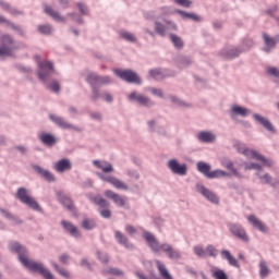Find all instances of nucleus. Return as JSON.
Returning <instances> with one entry per match:
<instances>
[{"mask_svg":"<svg viewBox=\"0 0 279 279\" xmlns=\"http://www.w3.org/2000/svg\"><path fill=\"white\" fill-rule=\"evenodd\" d=\"M9 250L10 252L19 255L20 263L26 267V269H29V271H33L34 274H40V276H43L45 279H56L53 274H51L49 269L45 268V264L27 258L29 251L23 244H20L16 241H11L9 243Z\"/></svg>","mask_w":279,"mask_h":279,"instance_id":"1","label":"nucleus"},{"mask_svg":"<svg viewBox=\"0 0 279 279\" xmlns=\"http://www.w3.org/2000/svg\"><path fill=\"white\" fill-rule=\"evenodd\" d=\"M143 239L146 241L148 247L155 254H160V252H163V254H167L170 260H180V258H182V253H180L179 250L173 248V246L169 243L160 244L154 233L149 231H144Z\"/></svg>","mask_w":279,"mask_h":279,"instance_id":"2","label":"nucleus"},{"mask_svg":"<svg viewBox=\"0 0 279 279\" xmlns=\"http://www.w3.org/2000/svg\"><path fill=\"white\" fill-rule=\"evenodd\" d=\"M53 73H56V68H53V62L40 61L38 63V71H37L38 80H40V82H43L47 86V88H49L52 93H58L60 90V83H58V81H52L49 84V80L53 77Z\"/></svg>","mask_w":279,"mask_h":279,"instance_id":"3","label":"nucleus"},{"mask_svg":"<svg viewBox=\"0 0 279 279\" xmlns=\"http://www.w3.org/2000/svg\"><path fill=\"white\" fill-rule=\"evenodd\" d=\"M86 82L89 84L92 88V101H97V99L101 97V94L99 93V86L112 84V77L108 75L101 76L95 72H90L86 76Z\"/></svg>","mask_w":279,"mask_h":279,"instance_id":"4","label":"nucleus"},{"mask_svg":"<svg viewBox=\"0 0 279 279\" xmlns=\"http://www.w3.org/2000/svg\"><path fill=\"white\" fill-rule=\"evenodd\" d=\"M15 197L19 199V202H21V204L28 206V208L32 210H36V213H43V207H40V204H38L36 198L29 195V190L26 187H19Z\"/></svg>","mask_w":279,"mask_h":279,"instance_id":"5","label":"nucleus"},{"mask_svg":"<svg viewBox=\"0 0 279 279\" xmlns=\"http://www.w3.org/2000/svg\"><path fill=\"white\" fill-rule=\"evenodd\" d=\"M227 228L235 239L242 241V243H250V235H247V231H245V227L239 222H229Z\"/></svg>","mask_w":279,"mask_h":279,"instance_id":"6","label":"nucleus"},{"mask_svg":"<svg viewBox=\"0 0 279 279\" xmlns=\"http://www.w3.org/2000/svg\"><path fill=\"white\" fill-rule=\"evenodd\" d=\"M19 46H16V41H14V37L11 35H4L1 38V46H0V58L5 56H12V51H16Z\"/></svg>","mask_w":279,"mask_h":279,"instance_id":"7","label":"nucleus"},{"mask_svg":"<svg viewBox=\"0 0 279 279\" xmlns=\"http://www.w3.org/2000/svg\"><path fill=\"white\" fill-rule=\"evenodd\" d=\"M90 202L95 204V206H98L100 209H98V213L102 219H110L112 217V211L110 210V202L106 201L101 196H93L90 198Z\"/></svg>","mask_w":279,"mask_h":279,"instance_id":"8","label":"nucleus"},{"mask_svg":"<svg viewBox=\"0 0 279 279\" xmlns=\"http://www.w3.org/2000/svg\"><path fill=\"white\" fill-rule=\"evenodd\" d=\"M162 22L166 23L167 26L160 23V21L158 20L154 23L155 32L156 34H158V36H161V38H165V36H167V31L178 32V25L175 24V22L167 19H162Z\"/></svg>","mask_w":279,"mask_h":279,"instance_id":"9","label":"nucleus"},{"mask_svg":"<svg viewBox=\"0 0 279 279\" xmlns=\"http://www.w3.org/2000/svg\"><path fill=\"white\" fill-rule=\"evenodd\" d=\"M114 73L118 77L123 80V82H128V84H136L137 86L143 84L141 76L132 70H116Z\"/></svg>","mask_w":279,"mask_h":279,"instance_id":"10","label":"nucleus"},{"mask_svg":"<svg viewBox=\"0 0 279 279\" xmlns=\"http://www.w3.org/2000/svg\"><path fill=\"white\" fill-rule=\"evenodd\" d=\"M167 167L174 175L184 177L189 173V166L186 163H180L175 158L168 160Z\"/></svg>","mask_w":279,"mask_h":279,"instance_id":"11","label":"nucleus"},{"mask_svg":"<svg viewBox=\"0 0 279 279\" xmlns=\"http://www.w3.org/2000/svg\"><path fill=\"white\" fill-rule=\"evenodd\" d=\"M97 178H99V180H102V182H108L109 184H112V186H114V189H118L120 191H129L130 186H128V184H125V182L119 180L118 178H114L112 175H105L101 172H96Z\"/></svg>","mask_w":279,"mask_h":279,"instance_id":"12","label":"nucleus"},{"mask_svg":"<svg viewBox=\"0 0 279 279\" xmlns=\"http://www.w3.org/2000/svg\"><path fill=\"white\" fill-rule=\"evenodd\" d=\"M129 101H135V104H138L140 106H143L144 108H153V106H156V102L151 100L149 97L138 94L137 92H132L128 96Z\"/></svg>","mask_w":279,"mask_h":279,"instance_id":"13","label":"nucleus"},{"mask_svg":"<svg viewBox=\"0 0 279 279\" xmlns=\"http://www.w3.org/2000/svg\"><path fill=\"white\" fill-rule=\"evenodd\" d=\"M49 119L52 121V123H54V125L61 128V130H74L75 132H82V128L69 123L66 120H64V118L60 116L50 113Z\"/></svg>","mask_w":279,"mask_h":279,"instance_id":"14","label":"nucleus"},{"mask_svg":"<svg viewBox=\"0 0 279 279\" xmlns=\"http://www.w3.org/2000/svg\"><path fill=\"white\" fill-rule=\"evenodd\" d=\"M242 154L247 158H255L264 165V167H274V160L267 159L265 156L258 154L256 150H252L250 148H245Z\"/></svg>","mask_w":279,"mask_h":279,"instance_id":"15","label":"nucleus"},{"mask_svg":"<svg viewBox=\"0 0 279 279\" xmlns=\"http://www.w3.org/2000/svg\"><path fill=\"white\" fill-rule=\"evenodd\" d=\"M105 197H108V199H112L113 204L116 206H119V208H124V206H128V201L125 197L121 196L118 193H114L112 190H106L104 193Z\"/></svg>","mask_w":279,"mask_h":279,"instance_id":"16","label":"nucleus"},{"mask_svg":"<svg viewBox=\"0 0 279 279\" xmlns=\"http://www.w3.org/2000/svg\"><path fill=\"white\" fill-rule=\"evenodd\" d=\"M196 191L203 195L210 204H219V196L215 194L213 191L208 190L206 186L202 184L196 185Z\"/></svg>","mask_w":279,"mask_h":279,"instance_id":"17","label":"nucleus"},{"mask_svg":"<svg viewBox=\"0 0 279 279\" xmlns=\"http://www.w3.org/2000/svg\"><path fill=\"white\" fill-rule=\"evenodd\" d=\"M250 109L241 107L239 105H232L229 111V114L233 121H236L238 117H242L243 119H245V117H250Z\"/></svg>","mask_w":279,"mask_h":279,"instance_id":"18","label":"nucleus"},{"mask_svg":"<svg viewBox=\"0 0 279 279\" xmlns=\"http://www.w3.org/2000/svg\"><path fill=\"white\" fill-rule=\"evenodd\" d=\"M243 53V50L239 47L225 48L220 51L219 56L223 60H234V58H239Z\"/></svg>","mask_w":279,"mask_h":279,"instance_id":"19","label":"nucleus"},{"mask_svg":"<svg viewBox=\"0 0 279 279\" xmlns=\"http://www.w3.org/2000/svg\"><path fill=\"white\" fill-rule=\"evenodd\" d=\"M253 119L256 121V123H259V125H262L264 129L267 130V132H270L271 134H276V126H274V123H271V121H269V119L258 114V113H254L253 114Z\"/></svg>","mask_w":279,"mask_h":279,"instance_id":"20","label":"nucleus"},{"mask_svg":"<svg viewBox=\"0 0 279 279\" xmlns=\"http://www.w3.org/2000/svg\"><path fill=\"white\" fill-rule=\"evenodd\" d=\"M247 221L253 226V228H255L259 232H263V234H267L269 232V228L267 227V225H265V222H263L256 216L250 215L247 217Z\"/></svg>","mask_w":279,"mask_h":279,"instance_id":"21","label":"nucleus"},{"mask_svg":"<svg viewBox=\"0 0 279 279\" xmlns=\"http://www.w3.org/2000/svg\"><path fill=\"white\" fill-rule=\"evenodd\" d=\"M44 12L50 16V19H53V21L57 23H66V17L62 16L60 12L54 11L53 8H51L49 4L44 5Z\"/></svg>","mask_w":279,"mask_h":279,"instance_id":"22","label":"nucleus"},{"mask_svg":"<svg viewBox=\"0 0 279 279\" xmlns=\"http://www.w3.org/2000/svg\"><path fill=\"white\" fill-rule=\"evenodd\" d=\"M61 226L65 232H69L71 236H74V239H82V233L80 232V229L75 227L72 222H69L66 220L61 221Z\"/></svg>","mask_w":279,"mask_h":279,"instance_id":"23","label":"nucleus"},{"mask_svg":"<svg viewBox=\"0 0 279 279\" xmlns=\"http://www.w3.org/2000/svg\"><path fill=\"white\" fill-rule=\"evenodd\" d=\"M114 239L119 245H123L126 250H134V245L130 242V239H128V236H125L121 231H114Z\"/></svg>","mask_w":279,"mask_h":279,"instance_id":"24","label":"nucleus"},{"mask_svg":"<svg viewBox=\"0 0 279 279\" xmlns=\"http://www.w3.org/2000/svg\"><path fill=\"white\" fill-rule=\"evenodd\" d=\"M39 141L43 145H46V147H54V145H58V137L51 133H41L39 135Z\"/></svg>","mask_w":279,"mask_h":279,"instance_id":"25","label":"nucleus"},{"mask_svg":"<svg viewBox=\"0 0 279 279\" xmlns=\"http://www.w3.org/2000/svg\"><path fill=\"white\" fill-rule=\"evenodd\" d=\"M33 171H36L38 175H41L47 182H56V175L51 173L49 170L43 169V167L38 165H32Z\"/></svg>","mask_w":279,"mask_h":279,"instance_id":"26","label":"nucleus"},{"mask_svg":"<svg viewBox=\"0 0 279 279\" xmlns=\"http://www.w3.org/2000/svg\"><path fill=\"white\" fill-rule=\"evenodd\" d=\"M264 43L266 48H264V51L266 53H269L270 49H276V45L279 43V35H276L275 37H269L267 33L263 34Z\"/></svg>","mask_w":279,"mask_h":279,"instance_id":"27","label":"nucleus"},{"mask_svg":"<svg viewBox=\"0 0 279 279\" xmlns=\"http://www.w3.org/2000/svg\"><path fill=\"white\" fill-rule=\"evenodd\" d=\"M221 258L223 260H227L230 265V267H235L236 269H241V264H239V259L232 256V253L228 250H222L220 252Z\"/></svg>","mask_w":279,"mask_h":279,"instance_id":"28","label":"nucleus"},{"mask_svg":"<svg viewBox=\"0 0 279 279\" xmlns=\"http://www.w3.org/2000/svg\"><path fill=\"white\" fill-rule=\"evenodd\" d=\"M73 166L71 165V160L63 158L56 162L54 165V171H58L59 173H64V171H71Z\"/></svg>","mask_w":279,"mask_h":279,"instance_id":"29","label":"nucleus"},{"mask_svg":"<svg viewBox=\"0 0 279 279\" xmlns=\"http://www.w3.org/2000/svg\"><path fill=\"white\" fill-rule=\"evenodd\" d=\"M178 69H187V66H191L193 64V59L189 56L179 54L174 60Z\"/></svg>","mask_w":279,"mask_h":279,"instance_id":"30","label":"nucleus"},{"mask_svg":"<svg viewBox=\"0 0 279 279\" xmlns=\"http://www.w3.org/2000/svg\"><path fill=\"white\" fill-rule=\"evenodd\" d=\"M93 165L97 169H101L102 173H112V171H114V167L108 161L94 160Z\"/></svg>","mask_w":279,"mask_h":279,"instance_id":"31","label":"nucleus"},{"mask_svg":"<svg viewBox=\"0 0 279 279\" xmlns=\"http://www.w3.org/2000/svg\"><path fill=\"white\" fill-rule=\"evenodd\" d=\"M197 138L201 143H215V141H217V135L210 131H202L197 135Z\"/></svg>","mask_w":279,"mask_h":279,"instance_id":"32","label":"nucleus"},{"mask_svg":"<svg viewBox=\"0 0 279 279\" xmlns=\"http://www.w3.org/2000/svg\"><path fill=\"white\" fill-rule=\"evenodd\" d=\"M59 202L70 213H74L75 211V205L73 204V201L71 199V197H69L66 195H60L59 196Z\"/></svg>","mask_w":279,"mask_h":279,"instance_id":"33","label":"nucleus"},{"mask_svg":"<svg viewBox=\"0 0 279 279\" xmlns=\"http://www.w3.org/2000/svg\"><path fill=\"white\" fill-rule=\"evenodd\" d=\"M175 14H180L182 19H190L191 21H194V23H202V16L195 13H189L183 10H175Z\"/></svg>","mask_w":279,"mask_h":279,"instance_id":"34","label":"nucleus"},{"mask_svg":"<svg viewBox=\"0 0 279 279\" xmlns=\"http://www.w3.org/2000/svg\"><path fill=\"white\" fill-rule=\"evenodd\" d=\"M221 165L222 167H225V169H228V171H231L233 175H236V178H241V174L239 173L236 168H234V162H232L230 159L223 158L221 160Z\"/></svg>","mask_w":279,"mask_h":279,"instance_id":"35","label":"nucleus"},{"mask_svg":"<svg viewBox=\"0 0 279 279\" xmlns=\"http://www.w3.org/2000/svg\"><path fill=\"white\" fill-rule=\"evenodd\" d=\"M156 266H157V269H158L161 278H163V279H173L171 274H169V270L167 269V266H165V264L162 262L156 260Z\"/></svg>","mask_w":279,"mask_h":279,"instance_id":"36","label":"nucleus"},{"mask_svg":"<svg viewBox=\"0 0 279 279\" xmlns=\"http://www.w3.org/2000/svg\"><path fill=\"white\" fill-rule=\"evenodd\" d=\"M169 39L172 43L173 47L177 48L178 50L184 49V40L182 39V37L171 33L169 35Z\"/></svg>","mask_w":279,"mask_h":279,"instance_id":"37","label":"nucleus"},{"mask_svg":"<svg viewBox=\"0 0 279 279\" xmlns=\"http://www.w3.org/2000/svg\"><path fill=\"white\" fill-rule=\"evenodd\" d=\"M169 99L171 104H174V106H178V108H191V104L182 100L180 97L175 95H170Z\"/></svg>","mask_w":279,"mask_h":279,"instance_id":"38","label":"nucleus"},{"mask_svg":"<svg viewBox=\"0 0 279 279\" xmlns=\"http://www.w3.org/2000/svg\"><path fill=\"white\" fill-rule=\"evenodd\" d=\"M37 32L43 36H51L53 34V26L51 24H40L37 26Z\"/></svg>","mask_w":279,"mask_h":279,"instance_id":"39","label":"nucleus"},{"mask_svg":"<svg viewBox=\"0 0 279 279\" xmlns=\"http://www.w3.org/2000/svg\"><path fill=\"white\" fill-rule=\"evenodd\" d=\"M196 169L199 171V173H203L205 178H208V174L210 173V165L204 162V161H198L196 163Z\"/></svg>","mask_w":279,"mask_h":279,"instance_id":"40","label":"nucleus"},{"mask_svg":"<svg viewBox=\"0 0 279 279\" xmlns=\"http://www.w3.org/2000/svg\"><path fill=\"white\" fill-rule=\"evenodd\" d=\"M81 227L83 228V230H95V228H97V222L95 221V219L85 218L82 221Z\"/></svg>","mask_w":279,"mask_h":279,"instance_id":"41","label":"nucleus"},{"mask_svg":"<svg viewBox=\"0 0 279 279\" xmlns=\"http://www.w3.org/2000/svg\"><path fill=\"white\" fill-rule=\"evenodd\" d=\"M228 175H230V174L223 170H214V171L209 170V174H207V179L215 180L217 178H226Z\"/></svg>","mask_w":279,"mask_h":279,"instance_id":"42","label":"nucleus"},{"mask_svg":"<svg viewBox=\"0 0 279 279\" xmlns=\"http://www.w3.org/2000/svg\"><path fill=\"white\" fill-rule=\"evenodd\" d=\"M258 178L262 182V184H269L272 187H276V182H274V178H271V175L269 173H265V174H258Z\"/></svg>","mask_w":279,"mask_h":279,"instance_id":"43","label":"nucleus"},{"mask_svg":"<svg viewBox=\"0 0 279 279\" xmlns=\"http://www.w3.org/2000/svg\"><path fill=\"white\" fill-rule=\"evenodd\" d=\"M102 276H124L123 270L114 267H110L109 269L101 270Z\"/></svg>","mask_w":279,"mask_h":279,"instance_id":"44","label":"nucleus"},{"mask_svg":"<svg viewBox=\"0 0 279 279\" xmlns=\"http://www.w3.org/2000/svg\"><path fill=\"white\" fill-rule=\"evenodd\" d=\"M259 276L260 278H267V276H269V267L264 259L259 262Z\"/></svg>","mask_w":279,"mask_h":279,"instance_id":"45","label":"nucleus"},{"mask_svg":"<svg viewBox=\"0 0 279 279\" xmlns=\"http://www.w3.org/2000/svg\"><path fill=\"white\" fill-rule=\"evenodd\" d=\"M120 38H122V40H126L128 43H136V36L130 32H120Z\"/></svg>","mask_w":279,"mask_h":279,"instance_id":"46","label":"nucleus"},{"mask_svg":"<svg viewBox=\"0 0 279 279\" xmlns=\"http://www.w3.org/2000/svg\"><path fill=\"white\" fill-rule=\"evenodd\" d=\"M219 251L211 244L207 245L205 250V256H210L211 258H217Z\"/></svg>","mask_w":279,"mask_h":279,"instance_id":"47","label":"nucleus"},{"mask_svg":"<svg viewBox=\"0 0 279 279\" xmlns=\"http://www.w3.org/2000/svg\"><path fill=\"white\" fill-rule=\"evenodd\" d=\"M254 47V40L252 39H246L242 43L239 49H241L242 53L245 51H250Z\"/></svg>","mask_w":279,"mask_h":279,"instance_id":"48","label":"nucleus"},{"mask_svg":"<svg viewBox=\"0 0 279 279\" xmlns=\"http://www.w3.org/2000/svg\"><path fill=\"white\" fill-rule=\"evenodd\" d=\"M97 258L104 265H108L110 263V255L106 252L97 251Z\"/></svg>","mask_w":279,"mask_h":279,"instance_id":"49","label":"nucleus"},{"mask_svg":"<svg viewBox=\"0 0 279 279\" xmlns=\"http://www.w3.org/2000/svg\"><path fill=\"white\" fill-rule=\"evenodd\" d=\"M150 77L154 80H165V74L161 69H154L149 71Z\"/></svg>","mask_w":279,"mask_h":279,"instance_id":"50","label":"nucleus"},{"mask_svg":"<svg viewBox=\"0 0 279 279\" xmlns=\"http://www.w3.org/2000/svg\"><path fill=\"white\" fill-rule=\"evenodd\" d=\"M51 265L53 269H56L60 274V276H62L63 278H71V274H69L66 269L60 267L57 263L53 262L51 263Z\"/></svg>","mask_w":279,"mask_h":279,"instance_id":"51","label":"nucleus"},{"mask_svg":"<svg viewBox=\"0 0 279 279\" xmlns=\"http://www.w3.org/2000/svg\"><path fill=\"white\" fill-rule=\"evenodd\" d=\"M213 278L215 279H229L228 274H226L225 270L217 268L214 272H213Z\"/></svg>","mask_w":279,"mask_h":279,"instance_id":"52","label":"nucleus"},{"mask_svg":"<svg viewBox=\"0 0 279 279\" xmlns=\"http://www.w3.org/2000/svg\"><path fill=\"white\" fill-rule=\"evenodd\" d=\"M8 27H11L13 32H17L20 36H25V31L21 26L14 24L12 21L8 22Z\"/></svg>","mask_w":279,"mask_h":279,"instance_id":"53","label":"nucleus"},{"mask_svg":"<svg viewBox=\"0 0 279 279\" xmlns=\"http://www.w3.org/2000/svg\"><path fill=\"white\" fill-rule=\"evenodd\" d=\"M76 8L78 9L82 16H88V8L86 7V4H84L83 2H77Z\"/></svg>","mask_w":279,"mask_h":279,"instance_id":"54","label":"nucleus"},{"mask_svg":"<svg viewBox=\"0 0 279 279\" xmlns=\"http://www.w3.org/2000/svg\"><path fill=\"white\" fill-rule=\"evenodd\" d=\"M194 254L198 256V258H206V250L202 246H194Z\"/></svg>","mask_w":279,"mask_h":279,"instance_id":"55","label":"nucleus"},{"mask_svg":"<svg viewBox=\"0 0 279 279\" xmlns=\"http://www.w3.org/2000/svg\"><path fill=\"white\" fill-rule=\"evenodd\" d=\"M149 90L155 97H159L160 99L165 98V93L162 92V89L150 87Z\"/></svg>","mask_w":279,"mask_h":279,"instance_id":"56","label":"nucleus"},{"mask_svg":"<svg viewBox=\"0 0 279 279\" xmlns=\"http://www.w3.org/2000/svg\"><path fill=\"white\" fill-rule=\"evenodd\" d=\"M8 12H9V14H11L12 16H25V12H23V11L16 9V8H12V7H11Z\"/></svg>","mask_w":279,"mask_h":279,"instance_id":"57","label":"nucleus"},{"mask_svg":"<svg viewBox=\"0 0 279 279\" xmlns=\"http://www.w3.org/2000/svg\"><path fill=\"white\" fill-rule=\"evenodd\" d=\"M245 169L246 170L255 169V171H263V166L258 165V163L251 162V163H246Z\"/></svg>","mask_w":279,"mask_h":279,"instance_id":"58","label":"nucleus"},{"mask_svg":"<svg viewBox=\"0 0 279 279\" xmlns=\"http://www.w3.org/2000/svg\"><path fill=\"white\" fill-rule=\"evenodd\" d=\"M178 5H181L182 8H191L193 5V2L191 0H174Z\"/></svg>","mask_w":279,"mask_h":279,"instance_id":"59","label":"nucleus"},{"mask_svg":"<svg viewBox=\"0 0 279 279\" xmlns=\"http://www.w3.org/2000/svg\"><path fill=\"white\" fill-rule=\"evenodd\" d=\"M89 117L90 119H94V121H101L104 119V117L101 116V112L99 111L92 112Z\"/></svg>","mask_w":279,"mask_h":279,"instance_id":"60","label":"nucleus"},{"mask_svg":"<svg viewBox=\"0 0 279 279\" xmlns=\"http://www.w3.org/2000/svg\"><path fill=\"white\" fill-rule=\"evenodd\" d=\"M159 10H160L161 14L157 15V19H162V16H167V14L171 13V11L169 10L168 7H162Z\"/></svg>","mask_w":279,"mask_h":279,"instance_id":"61","label":"nucleus"},{"mask_svg":"<svg viewBox=\"0 0 279 279\" xmlns=\"http://www.w3.org/2000/svg\"><path fill=\"white\" fill-rule=\"evenodd\" d=\"M69 258H71V257L69 256V254L63 253L62 255H60L59 260H60V263H62L63 265H69Z\"/></svg>","mask_w":279,"mask_h":279,"instance_id":"62","label":"nucleus"},{"mask_svg":"<svg viewBox=\"0 0 279 279\" xmlns=\"http://www.w3.org/2000/svg\"><path fill=\"white\" fill-rule=\"evenodd\" d=\"M267 73H269V75H272L274 77H278L279 78V70L278 68H270L267 70Z\"/></svg>","mask_w":279,"mask_h":279,"instance_id":"63","label":"nucleus"},{"mask_svg":"<svg viewBox=\"0 0 279 279\" xmlns=\"http://www.w3.org/2000/svg\"><path fill=\"white\" fill-rule=\"evenodd\" d=\"M20 73H32V68L25 65H17Z\"/></svg>","mask_w":279,"mask_h":279,"instance_id":"64","label":"nucleus"}]
</instances>
